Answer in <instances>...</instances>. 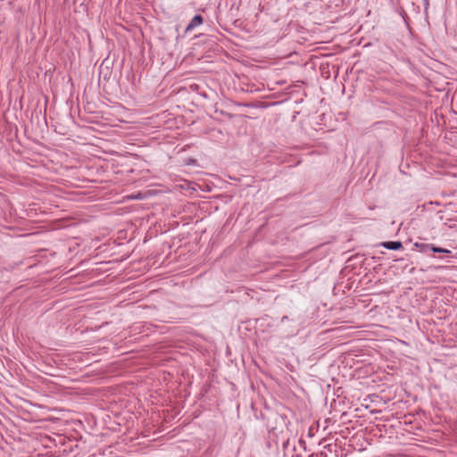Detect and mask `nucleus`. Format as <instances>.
Listing matches in <instances>:
<instances>
[{"label":"nucleus","mask_w":457,"mask_h":457,"mask_svg":"<svg viewBox=\"0 0 457 457\" xmlns=\"http://www.w3.org/2000/svg\"><path fill=\"white\" fill-rule=\"evenodd\" d=\"M204 22V18L200 14L195 15L188 25L186 28V32L193 30L195 28L198 27Z\"/></svg>","instance_id":"f257e3e1"},{"label":"nucleus","mask_w":457,"mask_h":457,"mask_svg":"<svg viewBox=\"0 0 457 457\" xmlns=\"http://www.w3.org/2000/svg\"><path fill=\"white\" fill-rule=\"evenodd\" d=\"M380 245L386 249L394 251L401 250L403 248L401 241H385L382 242Z\"/></svg>","instance_id":"f03ea898"},{"label":"nucleus","mask_w":457,"mask_h":457,"mask_svg":"<svg viewBox=\"0 0 457 457\" xmlns=\"http://www.w3.org/2000/svg\"><path fill=\"white\" fill-rule=\"evenodd\" d=\"M414 247L421 253H428V251H431L432 244L416 242L414 244Z\"/></svg>","instance_id":"7ed1b4c3"},{"label":"nucleus","mask_w":457,"mask_h":457,"mask_svg":"<svg viewBox=\"0 0 457 457\" xmlns=\"http://www.w3.org/2000/svg\"><path fill=\"white\" fill-rule=\"evenodd\" d=\"M395 12L403 18L404 23L406 25H409V16L408 14L406 13L405 10L403 9V7H397L395 9Z\"/></svg>","instance_id":"20e7f679"},{"label":"nucleus","mask_w":457,"mask_h":457,"mask_svg":"<svg viewBox=\"0 0 457 457\" xmlns=\"http://www.w3.org/2000/svg\"><path fill=\"white\" fill-rule=\"evenodd\" d=\"M431 251L433 253H451V251L448 249L438 247L434 245H432Z\"/></svg>","instance_id":"39448f33"},{"label":"nucleus","mask_w":457,"mask_h":457,"mask_svg":"<svg viewBox=\"0 0 457 457\" xmlns=\"http://www.w3.org/2000/svg\"><path fill=\"white\" fill-rule=\"evenodd\" d=\"M450 374L453 380H457V365L452 366L450 368Z\"/></svg>","instance_id":"423d86ee"},{"label":"nucleus","mask_w":457,"mask_h":457,"mask_svg":"<svg viewBox=\"0 0 457 457\" xmlns=\"http://www.w3.org/2000/svg\"><path fill=\"white\" fill-rule=\"evenodd\" d=\"M287 320H288V317L287 316H283L282 319H281V322H285V321H287Z\"/></svg>","instance_id":"0eeeda50"},{"label":"nucleus","mask_w":457,"mask_h":457,"mask_svg":"<svg viewBox=\"0 0 457 457\" xmlns=\"http://www.w3.org/2000/svg\"><path fill=\"white\" fill-rule=\"evenodd\" d=\"M427 3L428 2V0H425Z\"/></svg>","instance_id":"6e6552de"}]
</instances>
